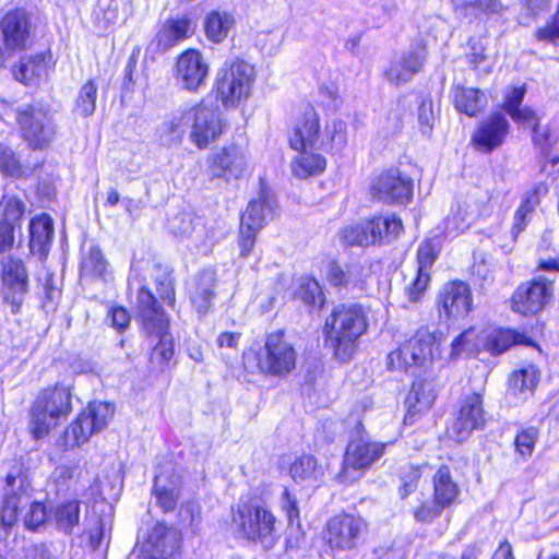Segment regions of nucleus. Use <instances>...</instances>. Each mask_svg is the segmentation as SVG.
Wrapping results in <instances>:
<instances>
[{"label": "nucleus", "instance_id": "obj_1", "mask_svg": "<svg viewBox=\"0 0 559 559\" xmlns=\"http://www.w3.org/2000/svg\"><path fill=\"white\" fill-rule=\"evenodd\" d=\"M367 329V314L361 306L340 305L326 318L323 333L335 358L345 362L353 358L358 340Z\"/></svg>", "mask_w": 559, "mask_h": 559}, {"label": "nucleus", "instance_id": "obj_2", "mask_svg": "<svg viewBox=\"0 0 559 559\" xmlns=\"http://www.w3.org/2000/svg\"><path fill=\"white\" fill-rule=\"evenodd\" d=\"M276 518L264 504L251 501L237 504L233 523L239 534L245 538L260 543L265 549H271L276 544Z\"/></svg>", "mask_w": 559, "mask_h": 559}, {"label": "nucleus", "instance_id": "obj_3", "mask_svg": "<svg viewBox=\"0 0 559 559\" xmlns=\"http://www.w3.org/2000/svg\"><path fill=\"white\" fill-rule=\"evenodd\" d=\"M251 354L245 357V366L250 368ZM258 371L265 376L285 377L290 373L297 361V353L293 344L282 331L266 336L263 347L252 354Z\"/></svg>", "mask_w": 559, "mask_h": 559}, {"label": "nucleus", "instance_id": "obj_4", "mask_svg": "<svg viewBox=\"0 0 559 559\" xmlns=\"http://www.w3.org/2000/svg\"><path fill=\"white\" fill-rule=\"evenodd\" d=\"M255 70L249 62L236 59L225 62L216 76V95L225 107H236L249 98Z\"/></svg>", "mask_w": 559, "mask_h": 559}, {"label": "nucleus", "instance_id": "obj_5", "mask_svg": "<svg viewBox=\"0 0 559 559\" xmlns=\"http://www.w3.org/2000/svg\"><path fill=\"white\" fill-rule=\"evenodd\" d=\"M71 411V393L64 386L43 391L31 408V431L36 439L47 436Z\"/></svg>", "mask_w": 559, "mask_h": 559}, {"label": "nucleus", "instance_id": "obj_6", "mask_svg": "<svg viewBox=\"0 0 559 559\" xmlns=\"http://www.w3.org/2000/svg\"><path fill=\"white\" fill-rule=\"evenodd\" d=\"M440 356L439 342L428 328H420L416 333L388 356L391 369L407 370L409 367H424Z\"/></svg>", "mask_w": 559, "mask_h": 559}, {"label": "nucleus", "instance_id": "obj_7", "mask_svg": "<svg viewBox=\"0 0 559 559\" xmlns=\"http://www.w3.org/2000/svg\"><path fill=\"white\" fill-rule=\"evenodd\" d=\"M115 408L105 402H93L78 416L64 431V444L68 448L79 447L103 429L111 420Z\"/></svg>", "mask_w": 559, "mask_h": 559}, {"label": "nucleus", "instance_id": "obj_8", "mask_svg": "<svg viewBox=\"0 0 559 559\" xmlns=\"http://www.w3.org/2000/svg\"><path fill=\"white\" fill-rule=\"evenodd\" d=\"M386 443L367 441L362 438L348 443L337 480L349 485L361 477L385 452Z\"/></svg>", "mask_w": 559, "mask_h": 559}, {"label": "nucleus", "instance_id": "obj_9", "mask_svg": "<svg viewBox=\"0 0 559 559\" xmlns=\"http://www.w3.org/2000/svg\"><path fill=\"white\" fill-rule=\"evenodd\" d=\"M554 295V280L545 276L522 283L511 297V309L522 316H536L549 304Z\"/></svg>", "mask_w": 559, "mask_h": 559}, {"label": "nucleus", "instance_id": "obj_10", "mask_svg": "<svg viewBox=\"0 0 559 559\" xmlns=\"http://www.w3.org/2000/svg\"><path fill=\"white\" fill-rule=\"evenodd\" d=\"M187 118L190 119L189 139L200 150L206 148L223 133L221 112L216 107L206 105L204 102L189 107Z\"/></svg>", "mask_w": 559, "mask_h": 559}, {"label": "nucleus", "instance_id": "obj_11", "mask_svg": "<svg viewBox=\"0 0 559 559\" xmlns=\"http://www.w3.org/2000/svg\"><path fill=\"white\" fill-rule=\"evenodd\" d=\"M413 179L397 169H390L377 176L371 183L372 199L386 204H407L413 197Z\"/></svg>", "mask_w": 559, "mask_h": 559}, {"label": "nucleus", "instance_id": "obj_12", "mask_svg": "<svg viewBox=\"0 0 559 559\" xmlns=\"http://www.w3.org/2000/svg\"><path fill=\"white\" fill-rule=\"evenodd\" d=\"M17 121L23 139L32 148H44L55 135V127L48 112L43 108L28 106L19 111Z\"/></svg>", "mask_w": 559, "mask_h": 559}, {"label": "nucleus", "instance_id": "obj_13", "mask_svg": "<svg viewBox=\"0 0 559 559\" xmlns=\"http://www.w3.org/2000/svg\"><path fill=\"white\" fill-rule=\"evenodd\" d=\"M366 530L367 524L362 518L344 513L328 522L325 539L332 549L350 550L357 546Z\"/></svg>", "mask_w": 559, "mask_h": 559}, {"label": "nucleus", "instance_id": "obj_14", "mask_svg": "<svg viewBox=\"0 0 559 559\" xmlns=\"http://www.w3.org/2000/svg\"><path fill=\"white\" fill-rule=\"evenodd\" d=\"M3 300L10 306L12 313H17L28 292V273L20 259H9L2 271Z\"/></svg>", "mask_w": 559, "mask_h": 559}, {"label": "nucleus", "instance_id": "obj_15", "mask_svg": "<svg viewBox=\"0 0 559 559\" xmlns=\"http://www.w3.org/2000/svg\"><path fill=\"white\" fill-rule=\"evenodd\" d=\"M5 484L7 492L0 513V523L3 527H11L16 523L20 510L28 504L32 487L27 477L21 473H9Z\"/></svg>", "mask_w": 559, "mask_h": 559}, {"label": "nucleus", "instance_id": "obj_16", "mask_svg": "<svg viewBox=\"0 0 559 559\" xmlns=\"http://www.w3.org/2000/svg\"><path fill=\"white\" fill-rule=\"evenodd\" d=\"M31 15L25 9H10L0 19V32L7 50L25 49L31 37Z\"/></svg>", "mask_w": 559, "mask_h": 559}, {"label": "nucleus", "instance_id": "obj_17", "mask_svg": "<svg viewBox=\"0 0 559 559\" xmlns=\"http://www.w3.org/2000/svg\"><path fill=\"white\" fill-rule=\"evenodd\" d=\"M484 424L483 399L480 394L473 393L463 400L455 420L448 429V435L456 441H463L473 430L483 427Z\"/></svg>", "mask_w": 559, "mask_h": 559}, {"label": "nucleus", "instance_id": "obj_18", "mask_svg": "<svg viewBox=\"0 0 559 559\" xmlns=\"http://www.w3.org/2000/svg\"><path fill=\"white\" fill-rule=\"evenodd\" d=\"M209 75V64L195 49L183 51L177 59L176 80L187 91L197 92Z\"/></svg>", "mask_w": 559, "mask_h": 559}, {"label": "nucleus", "instance_id": "obj_19", "mask_svg": "<svg viewBox=\"0 0 559 559\" xmlns=\"http://www.w3.org/2000/svg\"><path fill=\"white\" fill-rule=\"evenodd\" d=\"M210 171L213 178L238 179L249 169V158L243 147L227 145L211 158Z\"/></svg>", "mask_w": 559, "mask_h": 559}, {"label": "nucleus", "instance_id": "obj_20", "mask_svg": "<svg viewBox=\"0 0 559 559\" xmlns=\"http://www.w3.org/2000/svg\"><path fill=\"white\" fill-rule=\"evenodd\" d=\"M439 304L449 318H463L472 309V293L464 282L454 281L443 286Z\"/></svg>", "mask_w": 559, "mask_h": 559}, {"label": "nucleus", "instance_id": "obj_21", "mask_svg": "<svg viewBox=\"0 0 559 559\" xmlns=\"http://www.w3.org/2000/svg\"><path fill=\"white\" fill-rule=\"evenodd\" d=\"M320 136V120L314 108L308 106L296 120L290 135L289 145L293 150L312 148Z\"/></svg>", "mask_w": 559, "mask_h": 559}, {"label": "nucleus", "instance_id": "obj_22", "mask_svg": "<svg viewBox=\"0 0 559 559\" xmlns=\"http://www.w3.org/2000/svg\"><path fill=\"white\" fill-rule=\"evenodd\" d=\"M181 477L171 465L155 476L154 495L157 504L165 511H173L180 497Z\"/></svg>", "mask_w": 559, "mask_h": 559}, {"label": "nucleus", "instance_id": "obj_23", "mask_svg": "<svg viewBox=\"0 0 559 559\" xmlns=\"http://www.w3.org/2000/svg\"><path fill=\"white\" fill-rule=\"evenodd\" d=\"M370 274V266L360 262L341 265L333 261L326 269L329 282L337 287H361Z\"/></svg>", "mask_w": 559, "mask_h": 559}, {"label": "nucleus", "instance_id": "obj_24", "mask_svg": "<svg viewBox=\"0 0 559 559\" xmlns=\"http://www.w3.org/2000/svg\"><path fill=\"white\" fill-rule=\"evenodd\" d=\"M483 349L491 354H502L513 345H533L522 333L509 329L487 328L480 332Z\"/></svg>", "mask_w": 559, "mask_h": 559}, {"label": "nucleus", "instance_id": "obj_25", "mask_svg": "<svg viewBox=\"0 0 559 559\" xmlns=\"http://www.w3.org/2000/svg\"><path fill=\"white\" fill-rule=\"evenodd\" d=\"M508 121L502 115H491L479 124L473 135V141L481 150L490 152L501 145L508 133Z\"/></svg>", "mask_w": 559, "mask_h": 559}, {"label": "nucleus", "instance_id": "obj_26", "mask_svg": "<svg viewBox=\"0 0 559 559\" xmlns=\"http://www.w3.org/2000/svg\"><path fill=\"white\" fill-rule=\"evenodd\" d=\"M50 61V55L46 53L23 57L14 68L13 76L25 85H36L48 76Z\"/></svg>", "mask_w": 559, "mask_h": 559}, {"label": "nucleus", "instance_id": "obj_27", "mask_svg": "<svg viewBox=\"0 0 559 559\" xmlns=\"http://www.w3.org/2000/svg\"><path fill=\"white\" fill-rule=\"evenodd\" d=\"M195 24L188 15L166 21L157 33L158 46L169 49L192 37Z\"/></svg>", "mask_w": 559, "mask_h": 559}, {"label": "nucleus", "instance_id": "obj_28", "mask_svg": "<svg viewBox=\"0 0 559 559\" xmlns=\"http://www.w3.org/2000/svg\"><path fill=\"white\" fill-rule=\"evenodd\" d=\"M53 222L48 214H40L29 222V249L33 254L46 258L53 239Z\"/></svg>", "mask_w": 559, "mask_h": 559}, {"label": "nucleus", "instance_id": "obj_29", "mask_svg": "<svg viewBox=\"0 0 559 559\" xmlns=\"http://www.w3.org/2000/svg\"><path fill=\"white\" fill-rule=\"evenodd\" d=\"M435 401L433 389L424 381L414 382L405 400L406 415L404 421L413 424L416 415L428 411Z\"/></svg>", "mask_w": 559, "mask_h": 559}, {"label": "nucleus", "instance_id": "obj_30", "mask_svg": "<svg viewBox=\"0 0 559 559\" xmlns=\"http://www.w3.org/2000/svg\"><path fill=\"white\" fill-rule=\"evenodd\" d=\"M289 474L293 480L304 487H317L324 476V467L312 455H302L296 459Z\"/></svg>", "mask_w": 559, "mask_h": 559}, {"label": "nucleus", "instance_id": "obj_31", "mask_svg": "<svg viewBox=\"0 0 559 559\" xmlns=\"http://www.w3.org/2000/svg\"><path fill=\"white\" fill-rule=\"evenodd\" d=\"M215 276L212 270L200 272L189 287L192 304L200 313L206 312L214 296Z\"/></svg>", "mask_w": 559, "mask_h": 559}, {"label": "nucleus", "instance_id": "obj_32", "mask_svg": "<svg viewBox=\"0 0 559 559\" xmlns=\"http://www.w3.org/2000/svg\"><path fill=\"white\" fill-rule=\"evenodd\" d=\"M298 155L293 158L290 169L295 177L299 179H307L312 176H318L325 170L326 158L311 148H304L297 151Z\"/></svg>", "mask_w": 559, "mask_h": 559}, {"label": "nucleus", "instance_id": "obj_33", "mask_svg": "<svg viewBox=\"0 0 559 559\" xmlns=\"http://www.w3.org/2000/svg\"><path fill=\"white\" fill-rule=\"evenodd\" d=\"M80 502L78 500L63 501L50 509V523L57 530L71 534L80 523Z\"/></svg>", "mask_w": 559, "mask_h": 559}, {"label": "nucleus", "instance_id": "obj_34", "mask_svg": "<svg viewBox=\"0 0 559 559\" xmlns=\"http://www.w3.org/2000/svg\"><path fill=\"white\" fill-rule=\"evenodd\" d=\"M459 492V486L452 479L449 467L441 466L433 477V499L447 509L456 500Z\"/></svg>", "mask_w": 559, "mask_h": 559}, {"label": "nucleus", "instance_id": "obj_35", "mask_svg": "<svg viewBox=\"0 0 559 559\" xmlns=\"http://www.w3.org/2000/svg\"><path fill=\"white\" fill-rule=\"evenodd\" d=\"M140 313L146 330L157 328L158 332L167 328V320L163 311L156 306V299L145 288H141L138 294Z\"/></svg>", "mask_w": 559, "mask_h": 559}, {"label": "nucleus", "instance_id": "obj_36", "mask_svg": "<svg viewBox=\"0 0 559 559\" xmlns=\"http://www.w3.org/2000/svg\"><path fill=\"white\" fill-rule=\"evenodd\" d=\"M235 25L234 16L226 11H212L204 20V32L209 40L215 44L224 41Z\"/></svg>", "mask_w": 559, "mask_h": 559}, {"label": "nucleus", "instance_id": "obj_37", "mask_svg": "<svg viewBox=\"0 0 559 559\" xmlns=\"http://www.w3.org/2000/svg\"><path fill=\"white\" fill-rule=\"evenodd\" d=\"M170 233L178 239H192L195 245L203 242V226H195L194 216L190 212H182L169 218Z\"/></svg>", "mask_w": 559, "mask_h": 559}, {"label": "nucleus", "instance_id": "obj_38", "mask_svg": "<svg viewBox=\"0 0 559 559\" xmlns=\"http://www.w3.org/2000/svg\"><path fill=\"white\" fill-rule=\"evenodd\" d=\"M455 108L467 116H476L485 108L487 99L485 94L477 88L456 86L453 94Z\"/></svg>", "mask_w": 559, "mask_h": 559}, {"label": "nucleus", "instance_id": "obj_39", "mask_svg": "<svg viewBox=\"0 0 559 559\" xmlns=\"http://www.w3.org/2000/svg\"><path fill=\"white\" fill-rule=\"evenodd\" d=\"M272 213L270 199L262 194L249 202L245 213L241 215L240 225L261 230L266 217Z\"/></svg>", "mask_w": 559, "mask_h": 559}, {"label": "nucleus", "instance_id": "obj_40", "mask_svg": "<svg viewBox=\"0 0 559 559\" xmlns=\"http://www.w3.org/2000/svg\"><path fill=\"white\" fill-rule=\"evenodd\" d=\"M426 59L425 49L421 48L419 51H412L409 55L402 58L406 66V71H402L403 64H392L386 71L388 79L395 83L402 84L409 81L415 73H417Z\"/></svg>", "mask_w": 559, "mask_h": 559}, {"label": "nucleus", "instance_id": "obj_41", "mask_svg": "<svg viewBox=\"0 0 559 559\" xmlns=\"http://www.w3.org/2000/svg\"><path fill=\"white\" fill-rule=\"evenodd\" d=\"M167 329L168 326L162 332H158L157 328L147 330L151 334L159 335V341L151 354V364L159 369H164L168 365L175 353L173 337L167 332Z\"/></svg>", "mask_w": 559, "mask_h": 559}, {"label": "nucleus", "instance_id": "obj_42", "mask_svg": "<svg viewBox=\"0 0 559 559\" xmlns=\"http://www.w3.org/2000/svg\"><path fill=\"white\" fill-rule=\"evenodd\" d=\"M483 350L480 332L469 328L456 336L451 344V356L456 357L463 353L473 355Z\"/></svg>", "mask_w": 559, "mask_h": 559}, {"label": "nucleus", "instance_id": "obj_43", "mask_svg": "<svg viewBox=\"0 0 559 559\" xmlns=\"http://www.w3.org/2000/svg\"><path fill=\"white\" fill-rule=\"evenodd\" d=\"M148 543L162 555L173 552L178 543L176 532L162 523L155 524L148 533Z\"/></svg>", "mask_w": 559, "mask_h": 559}, {"label": "nucleus", "instance_id": "obj_44", "mask_svg": "<svg viewBox=\"0 0 559 559\" xmlns=\"http://www.w3.org/2000/svg\"><path fill=\"white\" fill-rule=\"evenodd\" d=\"M189 108L174 114L168 121L164 123L163 136L166 139L168 144L180 143L186 134L188 128H190Z\"/></svg>", "mask_w": 559, "mask_h": 559}, {"label": "nucleus", "instance_id": "obj_45", "mask_svg": "<svg viewBox=\"0 0 559 559\" xmlns=\"http://www.w3.org/2000/svg\"><path fill=\"white\" fill-rule=\"evenodd\" d=\"M107 272V262L102 251L92 247L84 254L81 263V275L90 278H104Z\"/></svg>", "mask_w": 559, "mask_h": 559}, {"label": "nucleus", "instance_id": "obj_46", "mask_svg": "<svg viewBox=\"0 0 559 559\" xmlns=\"http://www.w3.org/2000/svg\"><path fill=\"white\" fill-rule=\"evenodd\" d=\"M25 212L24 203L15 197L4 195L0 202V214L2 219L0 224H8L14 231L21 226V218Z\"/></svg>", "mask_w": 559, "mask_h": 559}, {"label": "nucleus", "instance_id": "obj_47", "mask_svg": "<svg viewBox=\"0 0 559 559\" xmlns=\"http://www.w3.org/2000/svg\"><path fill=\"white\" fill-rule=\"evenodd\" d=\"M510 117L514 120V122L522 127H532L534 132L533 140L535 144L539 145L543 150L545 148V146L548 144V133L544 132L540 134L538 132V119L532 109L524 107L512 110Z\"/></svg>", "mask_w": 559, "mask_h": 559}, {"label": "nucleus", "instance_id": "obj_48", "mask_svg": "<svg viewBox=\"0 0 559 559\" xmlns=\"http://www.w3.org/2000/svg\"><path fill=\"white\" fill-rule=\"evenodd\" d=\"M509 383L514 393L532 392L538 383V370L534 366L516 370L510 377Z\"/></svg>", "mask_w": 559, "mask_h": 559}, {"label": "nucleus", "instance_id": "obj_49", "mask_svg": "<svg viewBox=\"0 0 559 559\" xmlns=\"http://www.w3.org/2000/svg\"><path fill=\"white\" fill-rule=\"evenodd\" d=\"M474 211H467V209L459 207L457 211L448 216L443 226V234L445 237H456L463 234L469 227Z\"/></svg>", "mask_w": 559, "mask_h": 559}, {"label": "nucleus", "instance_id": "obj_50", "mask_svg": "<svg viewBox=\"0 0 559 559\" xmlns=\"http://www.w3.org/2000/svg\"><path fill=\"white\" fill-rule=\"evenodd\" d=\"M97 85L94 81H87L80 90L76 98L75 110L82 117L94 114L96 108Z\"/></svg>", "mask_w": 559, "mask_h": 559}, {"label": "nucleus", "instance_id": "obj_51", "mask_svg": "<svg viewBox=\"0 0 559 559\" xmlns=\"http://www.w3.org/2000/svg\"><path fill=\"white\" fill-rule=\"evenodd\" d=\"M538 440V430L535 427L522 429L514 439L515 454L523 461H527Z\"/></svg>", "mask_w": 559, "mask_h": 559}, {"label": "nucleus", "instance_id": "obj_52", "mask_svg": "<svg viewBox=\"0 0 559 559\" xmlns=\"http://www.w3.org/2000/svg\"><path fill=\"white\" fill-rule=\"evenodd\" d=\"M443 510L444 508L439 506L435 499L430 501L417 498L411 507V513L418 523H431Z\"/></svg>", "mask_w": 559, "mask_h": 559}, {"label": "nucleus", "instance_id": "obj_53", "mask_svg": "<svg viewBox=\"0 0 559 559\" xmlns=\"http://www.w3.org/2000/svg\"><path fill=\"white\" fill-rule=\"evenodd\" d=\"M27 511L25 512L23 520L26 528L36 531L46 523H50V512L48 513L47 508L44 503L38 501H32L29 498Z\"/></svg>", "mask_w": 559, "mask_h": 559}, {"label": "nucleus", "instance_id": "obj_54", "mask_svg": "<svg viewBox=\"0 0 559 559\" xmlns=\"http://www.w3.org/2000/svg\"><path fill=\"white\" fill-rule=\"evenodd\" d=\"M325 135L329 148L332 152H341L347 143V126L342 120H332L325 127Z\"/></svg>", "mask_w": 559, "mask_h": 559}, {"label": "nucleus", "instance_id": "obj_55", "mask_svg": "<svg viewBox=\"0 0 559 559\" xmlns=\"http://www.w3.org/2000/svg\"><path fill=\"white\" fill-rule=\"evenodd\" d=\"M296 296L307 305H316L323 301V293L320 284L312 277L300 278Z\"/></svg>", "mask_w": 559, "mask_h": 559}, {"label": "nucleus", "instance_id": "obj_56", "mask_svg": "<svg viewBox=\"0 0 559 559\" xmlns=\"http://www.w3.org/2000/svg\"><path fill=\"white\" fill-rule=\"evenodd\" d=\"M341 237L343 242L348 246H368L372 243L368 222L344 228Z\"/></svg>", "mask_w": 559, "mask_h": 559}, {"label": "nucleus", "instance_id": "obj_57", "mask_svg": "<svg viewBox=\"0 0 559 559\" xmlns=\"http://www.w3.org/2000/svg\"><path fill=\"white\" fill-rule=\"evenodd\" d=\"M439 250V243L432 239L421 242L417 249V270L429 272Z\"/></svg>", "mask_w": 559, "mask_h": 559}, {"label": "nucleus", "instance_id": "obj_58", "mask_svg": "<svg viewBox=\"0 0 559 559\" xmlns=\"http://www.w3.org/2000/svg\"><path fill=\"white\" fill-rule=\"evenodd\" d=\"M178 516L181 525L195 532L201 523V507L195 501H187L181 506Z\"/></svg>", "mask_w": 559, "mask_h": 559}, {"label": "nucleus", "instance_id": "obj_59", "mask_svg": "<svg viewBox=\"0 0 559 559\" xmlns=\"http://www.w3.org/2000/svg\"><path fill=\"white\" fill-rule=\"evenodd\" d=\"M385 225L386 233L389 234V240H393L400 236L403 230L402 221L395 215L392 216H379L371 219L372 233L379 237V226Z\"/></svg>", "mask_w": 559, "mask_h": 559}, {"label": "nucleus", "instance_id": "obj_60", "mask_svg": "<svg viewBox=\"0 0 559 559\" xmlns=\"http://www.w3.org/2000/svg\"><path fill=\"white\" fill-rule=\"evenodd\" d=\"M0 171L13 177L22 176L24 173L13 151L3 145H0Z\"/></svg>", "mask_w": 559, "mask_h": 559}, {"label": "nucleus", "instance_id": "obj_61", "mask_svg": "<svg viewBox=\"0 0 559 559\" xmlns=\"http://www.w3.org/2000/svg\"><path fill=\"white\" fill-rule=\"evenodd\" d=\"M421 477L420 467L408 465L403 468L402 472V486L400 488V496L402 499L408 497L415 491L417 483Z\"/></svg>", "mask_w": 559, "mask_h": 559}, {"label": "nucleus", "instance_id": "obj_62", "mask_svg": "<svg viewBox=\"0 0 559 559\" xmlns=\"http://www.w3.org/2000/svg\"><path fill=\"white\" fill-rule=\"evenodd\" d=\"M430 282V274L426 271L417 270L416 277L411 285L406 287V294L411 302H417L426 292Z\"/></svg>", "mask_w": 559, "mask_h": 559}, {"label": "nucleus", "instance_id": "obj_63", "mask_svg": "<svg viewBox=\"0 0 559 559\" xmlns=\"http://www.w3.org/2000/svg\"><path fill=\"white\" fill-rule=\"evenodd\" d=\"M260 230L245 227L240 225L239 236H238V246L240 250V255L242 258L248 257L255 243L257 235Z\"/></svg>", "mask_w": 559, "mask_h": 559}, {"label": "nucleus", "instance_id": "obj_64", "mask_svg": "<svg viewBox=\"0 0 559 559\" xmlns=\"http://www.w3.org/2000/svg\"><path fill=\"white\" fill-rule=\"evenodd\" d=\"M281 507L283 511L286 512L288 522L290 524H293L296 520L299 519L298 501L296 497L287 488H285L282 493Z\"/></svg>", "mask_w": 559, "mask_h": 559}]
</instances>
